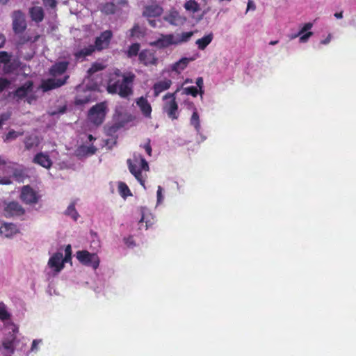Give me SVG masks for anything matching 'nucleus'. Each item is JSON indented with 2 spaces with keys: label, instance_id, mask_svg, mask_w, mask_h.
<instances>
[{
  "label": "nucleus",
  "instance_id": "obj_32",
  "mask_svg": "<svg viewBox=\"0 0 356 356\" xmlns=\"http://www.w3.org/2000/svg\"><path fill=\"white\" fill-rule=\"evenodd\" d=\"M144 35L145 31L138 24H134L130 30V37L131 38H140L144 37Z\"/></svg>",
  "mask_w": 356,
  "mask_h": 356
},
{
  "label": "nucleus",
  "instance_id": "obj_27",
  "mask_svg": "<svg viewBox=\"0 0 356 356\" xmlns=\"http://www.w3.org/2000/svg\"><path fill=\"white\" fill-rule=\"evenodd\" d=\"M191 124L194 127L195 129L197 132H200L201 126H200V120L198 112L196 108H194V111L193 112L192 116L190 120Z\"/></svg>",
  "mask_w": 356,
  "mask_h": 356
},
{
  "label": "nucleus",
  "instance_id": "obj_42",
  "mask_svg": "<svg viewBox=\"0 0 356 356\" xmlns=\"http://www.w3.org/2000/svg\"><path fill=\"white\" fill-rule=\"evenodd\" d=\"M184 92L186 95H191L193 97H196L199 92L197 88L195 86H189L184 88Z\"/></svg>",
  "mask_w": 356,
  "mask_h": 356
},
{
  "label": "nucleus",
  "instance_id": "obj_34",
  "mask_svg": "<svg viewBox=\"0 0 356 356\" xmlns=\"http://www.w3.org/2000/svg\"><path fill=\"white\" fill-rule=\"evenodd\" d=\"M105 69V65L101 63H93L91 67L88 70L87 73L89 76Z\"/></svg>",
  "mask_w": 356,
  "mask_h": 356
},
{
  "label": "nucleus",
  "instance_id": "obj_31",
  "mask_svg": "<svg viewBox=\"0 0 356 356\" xmlns=\"http://www.w3.org/2000/svg\"><path fill=\"white\" fill-rule=\"evenodd\" d=\"M25 148L27 150H30L33 147H36L38 145V140L36 136H29L26 137L24 140Z\"/></svg>",
  "mask_w": 356,
  "mask_h": 356
},
{
  "label": "nucleus",
  "instance_id": "obj_15",
  "mask_svg": "<svg viewBox=\"0 0 356 356\" xmlns=\"http://www.w3.org/2000/svg\"><path fill=\"white\" fill-rule=\"evenodd\" d=\"M172 44H175V36L173 34H162L159 38L151 43L152 46H154L159 49L166 48Z\"/></svg>",
  "mask_w": 356,
  "mask_h": 356
},
{
  "label": "nucleus",
  "instance_id": "obj_49",
  "mask_svg": "<svg viewBox=\"0 0 356 356\" xmlns=\"http://www.w3.org/2000/svg\"><path fill=\"white\" fill-rule=\"evenodd\" d=\"M196 84L197 86V87L200 88V93H202V87H203V84H204V81H203V79L202 77H198L197 79H196Z\"/></svg>",
  "mask_w": 356,
  "mask_h": 356
},
{
  "label": "nucleus",
  "instance_id": "obj_33",
  "mask_svg": "<svg viewBox=\"0 0 356 356\" xmlns=\"http://www.w3.org/2000/svg\"><path fill=\"white\" fill-rule=\"evenodd\" d=\"M140 45L139 43H134L129 47L127 51V56L128 58H132L139 55Z\"/></svg>",
  "mask_w": 356,
  "mask_h": 356
},
{
  "label": "nucleus",
  "instance_id": "obj_57",
  "mask_svg": "<svg viewBox=\"0 0 356 356\" xmlns=\"http://www.w3.org/2000/svg\"><path fill=\"white\" fill-rule=\"evenodd\" d=\"M38 341L37 340H33V342H32V346H31V350H34L35 349H37V346H38Z\"/></svg>",
  "mask_w": 356,
  "mask_h": 356
},
{
  "label": "nucleus",
  "instance_id": "obj_9",
  "mask_svg": "<svg viewBox=\"0 0 356 356\" xmlns=\"http://www.w3.org/2000/svg\"><path fill=\"white\" fill-rule=\"evenodd\" d=\"M20 199L26 204H34L38 202L40 195L29 185H26L22 188Z\"/></svg>",
  "mask_w": 356,
  "mask_h": 356
},
{
  "label": "nucleus",
  "instance_id": "obj_1",
  "mask_svg": "<svg viewBox=\"0 0 356 356\" xmlns=\"http://www.w3.org/2000/svg\"><path fill=\"white\" fill-rule=\"evenodd\" d=\"M136 75L132 72L122 73L115 68L110 73L106 86V91L111 95L118 94L122 98H128L133 92Z\"/></svg>",
  "mask_w": 356,
  "mask_h": 356
},
{
  "label": "nucleus",
  "instance_id": "obj_16",
  "mask_svg": "<svg viewBox=\"0 0 356 356\" xmlns=\"http://www.w3.org/2000/svg\"><path fill=\"white\" fill-rule=\"evenodd\" d=\"M163 19L173 26H179L186 22V18L181 16L178 11L171 10L163 17Z\"/></svg>",
  "mask_w": 356,
  "mask_h": 356
},
{
  "label": "nucleus",
  "instance_id": "obj_13",
  "mask_svg": "<svg viewBox=\"0 0 356 356\" xmlns=\"http://www.w3.org/2000/svg\"><path fill=\"white\" fill-rule=\"evenodd\" d=\"M138 60L145 66L156 65L158 63V58L149 49L142 50L139 53Z\"/></svg>",
  "mask_w": 356,
  "mask_h": 356
},
{
  "label": "nucleus",
  "instance_id": "obj_4",
  "mask_svg": "<svg viewBox=\"0 0 356 356\" xmlns=\"http://www.w3.org/2000/svg\"><path fill=\"white\" fill-rule=\"evenodd\" d=\"M163 100L165 101L163 106V112L172 120L178 119V104L176 101L175 92L165 94L163 97Z\"/></svg>",
  "mask_w": 356,
  "mask_h": 356
},
{
  "label": "nucleus",
  "instance_id": "obj_21",
  "mask_svg": "<svg viewBox=\"0 0 356 356\" xmlns=\"http://www.w3.org/2000/svg\"><path fill=\"white\" fill-rule=\"evenodd\" d=\"M29 13L31 20L35 23H40L44 19V10L40 6H33L30 8Z\"/></svg>",
  "mask_w": 356,
  "mask_h": 356
},
{
  "label": "nucleus",
  "instance_id": "obj_53",
  "mask_svg": "<svg viewBox=\"0 0 356 356\" xmlns=\"http://www.w3.org/2000/svg\"><path fill=\"white\" fill-rule=\"evenodd\" d=\"M6 43V37L3 34L0 33V49L2 48Z\"/></svg>",
  "mask_w": 356,
  "mask_h": 356
},
{
  "label": "nucleus",
  "instance_id": "obj_43",
  "mask_svg": "<svg viewBox=\"0 0 356 356\" xmlns=\"http://www.w3.org/2000/svg\"><path fill=\"white\" fill-rule=\"evenodd\" d=\"M10 60V56L6 51H0V63H6Z\"/></svg>",
  "mask_w": 356,
  "mask_h": 356
},
{
  "label": "nucleus",
  "instance_id": "obj_5",
  "mask_svg": "<svg viewBox=\"0 0 356 356\" xmlns=\"http://www.w3.org/2000/svg\"><path fill=\"white\" fill-rule=\"evenodd\" d=\"M163 8L156 3L145 6L143 8V16L147 19L149 24L155 28L157 26L158 21L155 19L163 13Z\"/></svg>",
  "mask_w": 356,
  "mask_h": 356
},
{
  "label": "nucleus",
  "instance_id": "obj_12",
  "mask_svg": "<svg viewBox=\"0 0 356 356\" xmlns=\"http://www.w3.org/2000/svg\"><path fill=\"white\" fill-rule=\"evenodd\" d=\"M25 213L22 205L15 201L8 202L4 208V214L6 217L22 216Z\"/></svg>",
  "mask_w": 356,
  "mask_h": 356
},
{
  "label": "nucleus",
  "instance_id": "obj_59",
  "mask_svg": "<svg viewBox=\"0 0 356 356\" xmlns=\"http://www.w3.org/2000/svg\"><path fill=\"white\" fill-rule=\"evenodd\" d=\"M117 3L120 6L127 5V0H118Z\"/></svg>",
  "mask_w": 356,
  "mask_h": 356
},
{
  "label": "nucleus",
  "instance_id": "obj_22",
  "mask_svg": "<svg viewBox=\"0 0 356 356\" xmlns=\"http://www.w3.org/2000/svg\"><path fill=\"white\" fill-rule=\"evenodd\" d=\"M17 232L16 226L13 223H4L0 227V233L6 237H11Z\"/></svg>",
  "mask_w": 356,
  "mask_h": 356
},
{
  "label": "nucleus",
  "instance_id": "obj_26",
  "mask_svg": "<svg viewBox=\"0 0 356 356\" xmlns=\"http://www.w3.org/2000/svg\"><path fill=\"white\" fill-rule=\"evenodd\" d=\"M213 34L209 33L204 37L197 40L196 44L200 49H204L212 41Z\"/></svg>",
  "mask_w": 356,
  "mask_h": 356
},
{
  "label": "nucleus",
  "instance_id": "obj_63",
  "mask_svg": "<svg viewBox=\"0 0 356 356\" xmlns=\"http://www.w3.org/2000/svg\"><path fill=\"white\" fill-rule=\"evenodd\" d=\"M88 139L91 141V140H94L95 138H93V136L92 135H89Z\"/></svg>",
  "mask_w": 356,
  "mask_h": 356
},
{
  "label": "nucleus",
  "instance_id": "obj_52",
  "mask_svg": "<svg viewBox=\"0 0 356 356\" xmlns=\"http://www.w3.org/2000/svg\"><path fill=\"white\" fill-rule=\"evenodd\" d=\"M10 118L9 113H3L0 115L1 121L3 123V122L8 120Z\"/></svg>",
  "mask_w": 356,
  "mask_h": 356
},
{
  "label": "nucleus",
  "instance_id": "obj_51",
  "mask_svg": "<svg viewBox=\"0 0 356 356\" xmlns=\"http://www.w3.org/2000/svg\"><path fill=\"white\" fill-rule=\"evenodd\" d=\"M85 148L86 149V152L90 155L95 154L97 151V148L94 146L86 147Z\"/></svg>",
  "mask_w": 356,
  "mask_h": 356
},
{
  "label": "nucleus",
  "instance_id": "obj_6",
  "mask_svg": "<svg viewBox=\"0 0 356 356\" xmlns=\"http://www.w3.org/2000/svg\"><path fill=\"white\" fill-rule=\"evenodd\" d=\"M12 28L16 35L22 34L27 28L25 15L21 10H15L12 14Z\"/></svg>",
  "mask_w": 356,
  "mask_h": 356
},
{
  "label": "nucleus",
  "instance_id": "obj_7",
  "mask_svg": "<svg viewBox=\"0 0 356 356\" xmlns=\"http://www.w3.org/2000/svg\"><path fill=\"white\" fill-rule=\"evenodd\" d=\"M77 259L83 265L91 266L96 270L99 265V258L97 254L90 253L87 250H80L76 252Z\"/></svg>",
  "mask_w": 356,
  "mask_h": 356
},
{
  "label": "nucleus",
  "instance_id": "obj_10",
  "mask_svg": "<svg viewBox=\"0 0 356 356\" xmlns=\"http://www.w3.org/2000/svg\"><path fill=\"white\" fill-rule=\"evenodd\" d=\"M70 66V62L67 60L57 61L53 64L49 69V76L58 79V76L65 74Z\"/></svg>",
  "mask_w": 356,
  "mask_h": 356
},
{
  "label": "nucleus",
  "instance_id": "obj_2",
  "mask_svg": "<svg viewBox=\"0 0 356 356\" xmlns=\"http://www.w3.org/2000/svg\"><path fill=\"white\" fill-rule=\"evenodd\" d=\"M140 161V167H138L136 163L130 159H127V165L129 172L135 177V178L139 181V183L145 187V179L142 175V170L145 172L149 171V167L147 161L141 156L138 157L135 156L134 161L138 163Z\"/></svg>",
  "mask_w": 356,
  "mask_h": 356
},
{
  "label": "nucleus",
  "instance_id": "obj_50",
  "mask_svg": "<svg viewBox=\"0 0 356 356\" xmlns=\"http://www.w3.org/2000/svg\"><path fill=\"white\" fill-rule=\"evenodd\" d=\"M88 102L89 99L87 97L85 99L76 98L75 99V104L76 105H83L85 104H87Z\"/></svg>",
  "mask_w": 356,
  "mask_h": 356
},
{
  "label": "nucleus",
  "instance_id": "obj_28",
  "mask_svg": "<svg viewBox=\"0 0 356 356\" xmlns=\"http://www.w3.org/2000/svg\"><path fill=\"white\" fill-rule=\"evenodd\" d=\"M20 35L19 36V38H18V40H17V44L18 45H24V44L30 42H35L38 38H39V35H36L34 37V38H33L31 36L29 35H26V34H19Z\"/></svg>",
  "mask_w": 356,
  "mask_h": 356
},
{
  "label": "nucleus",
  "instance_id": "obj_11",
  "mask_svg": "<svg viewBox=\"0 0 356 356\" xmlns=\"http://www.w3.org/2000/svg\"><path fill=\"white\" fill-rule=\"evenodd\" d=\"M113 37V33L110 30L102 32L99 36L97 37L95 41L94 47L97 51H102L106 49Z\"/></svg>",
  "mask_w": 356,
  "mask_h": 356
},
{
  "label": "nucleus",
  "instance_id": "obj_55",
  "mask_svg": "<svg viewBox=\"0 0 356 356\" xmlns=\"http://www.w3.org/2000/svg\"><path fill=\"white\" fill-rule=\"evenodd\" d=\"M248 10H255V5H254V2L251 0L248 1Z\"/></svg>",
  "mask_w": 356,
  "mask_h": 356
},
{
  "label": "nucleus",
  "instance_id": "obj_3",
  "mask_svg": "<svg viewBox=\"0 0 356 356\" xmlns=\"http://www.w3.org/2000/svg\"><path fill=\"white\" fill-rule=\"evenodd\" d=\"M107 111L106 102L97 103L88 111V118L93 124L99 126L104 122Z\"/></svg>",
  "mask_w": 356,
  "mask_h": 356
},
{
  "label": "nucleus",
  "instance_id": "obj_48",
  "mask_svg": "<svg viewBox=\"0 0 356 356\" xmlns=\"http://www.w3.org/2000/svg\"><path fill=\"white\" fill-rule=\"evenodd\" d=\"M145 152L149 156L152 155V147L150 145V139H147V143L143 146Z\"/></svg>",
  "mask_w": 356,
  "mask_h": 356
},
{
  "label": "nucleus",
  "instance_id": "obj_60",
  "mask_svg": "<svg viewBox=\"0 0 356 356\" xmlns=\"http://www.w3.org/2000/svg\"><path fill=\"white\" fill-rule=\"evenodd\" d=\"M330 41V36L329 35L327 38H325V40H322L321 42V43L325 44L329 43Z\"/></svg>",
  "mask_w": 356,
  "mask_h": 356
},
{
  "label": "nucleus",
  "instance_id": "obj_18",
  "mask_svg": "<svg viewBox=\"0 0 356 356\" xmlns=\"http://www.w3.org/2000/svg\"><path fill=\"white\" fill-rule=\"evenodd\" d=\"M33 162L46 169H49L52 165V161L49 155L42 152L36 154L33 157Z\"/></svg>",
  "mask_w": 356,
  "mask_h": 356
},
{
  "label": "nucleus",
  "instance_id": "obj_41",
  "mask_svg": "<svg viewBox=\"0 0 356 356\" xmlns=\"http://www.w3.org/2000/svg\"><path fill=\"white\" fill-rule=\"evenodd\" d=\"M11 82L6 78H0V93L3 92L6 88H8Z\"/></svg>",
  "mask_w": 356,
  "mask_h": 356
},
{
  "label": "nucleus",
  "instance_id": "obj_56",
  "mask_svg": "<svg viewBox=\"0 0 356 356\" xmlns=\"http://www.w3.org/2000/svg\"><path fill=\"white\" fill-rule=\"evenodd\" d=\"M11 183L9 179H2L0 180V184H10Z\"/></svg>",
  "mask_w": 356,
  "mask_h": 356
},
{
  "label": "nucleus",
  "instance_id": "obj_29",
  "mask_svg": "<svg viewBox=\"0 0 356 356\" xmlns=\"http://www.w3.org/2000/svg\"><path fill=\"white\" fill-rule=\"evenodd\" d=\"M15 337L12 336L11 339H5L2 342V346L8 353L13 354L15 352L14 341Z\"/></svg>",
  "mask_w": 356,
  "mask_h": 356
},
{
  "label": "nucleus",
  "instance_id": "obj_23",
  "mask_svg": "<svg viewBox=\"0 0 356 356\" xmlns=\"http://www.w3.org/2000/svg\"><path fill=\"white\" fill-rule=\"evenodd\" d=\"M95 50L94 46L91 44L75 52L74 56L76 60L83 59L86 56L92 55Z\"/></svg>",
  "mask_w": 356,
  "mask_h": 356
},
{
  "label": "nucleus",
  "instance_id": "obj_14",
  "mask_svg": "<svg viewBox=\"0 0 356 356\" xmlns=\"http://www.w3.org/2000/svg\"><path fill=\"white\" fill-rule=\"evenodd\" d=\"M33 89V81L29 80L13 92V96L15 98H17V101L21 100L25 98L29 93L31 92Z\"/></svg>",
  "mask_w": 356,
  "mask_h": 356
},
{
  "label": "nucleus",
  "instance_id": "obj_46",
  "mask_svg": "<svg viewBox=\"0 0 356 356\" xmlns=\"http://www.w3.org/2000/svg\"><path fill=\"white\" fill-rule=\"evenodd\" d=\"M10 318L9 313L5 309H0V319L2 321L8 320Z\"/></svg>",
  "mask_w": 356,
  "mask_h": 356
},
{
  "label": "nucleus",
  "instance_id": "obj_19",
  "mask_svg": "<svg viewBox=\"0 0 356 356\" xmlns=\"http://www.w3.org/2000/svg\"><path fill=\"white\" fill-rule=\"evenodd\" d=\"M136 104L140 108L143 115L147 118H151L152 106L148 100L144 97H140L136 99Z\"/></svg>",
  "mask_w": 356,
  "mask_h": 356
},
{
  "label": "nucleus",
  "instance_id": "obj_64",
  "mask_svg": "<svg viewBox=\"0 0 356 356\" xmlns=\"http://www.w3.org/2000/svg\"><path fill=\"white\" fill-rule=\"evenodd\" d=\"M6 162L0 157V164H5Z\"/></svg>",
  "mask_w": 356,
  "mask_h": 356
},
{
  "label": "nucleus",
  "instance_id": "obj_8",
  "mask_svg": "<svg viewBox=\"0 0 356 356\" xmlns=\"http://www.w3.org/2000/svg\"><path fill=\"white\" fill-rule=\"evenodd\" d=\"M70 79V75L65 74L63 77L56 79L51 77L42 81L40 88L43 92H47L54 89H56L65 85Z\"/></svg>",
  "mask_w": 356,
  "mask_h": 356
},
{
  "label": "nucleus",
  "instance_id": "obj_38",
  "mask_svg": "<svg viewBox=\"0 0 356 356\" xmlns=\"http://www.w3.org/2000/svg\"><path fill=\"white\" fill-rule=\"evenodd\" d=\"M22 135H23V132H17L15 130H10L6 134V135L3 138V141L7 142L10 140L16 139L18 136H20Z\"/></svg>",
  "mask_w": 356,
  "mask_h": 356
},
{
  "label": "nucleus",
  "instance_id": "obj_20",
  "mask_svg": "<svg viewBox=\"0 0 356 356\" xmlns=\"http://www.w3.org/2000/svg\"><path fill=\"white\" fill-rule=\"evenodd\" d=\"M172 83V81L168 79L155 83L153 86L154 97H158L162 92L169 89Z\"/></svg>",
  "mask_w": 356,
  "mask_h": 356
},
{
  "label": "nucleus",
  "instance_id": "obj_39",
  "mask_svg": "<svg viewBox=\"0 0 356 356\" xmlns=\"http://www.w3.org/2000/svg\"><path fill=\"white\" fill-rule=\"evenodd\" d=\"M63 261L65 263L71 261L72 260V248L70 245L66 246L65 249V257H63Z\"/></svg>",
  "mask_w": 356,
  "mask_h": 356
},
{
  "label": "nucleus",
  "instance_id": "obj_40",
  "mask_svg": "<svg viewBox=\"0 0 356 356\" xmlns=\"http://www.w3.org/2000/svg\"><path fill=\"white\" fill-rule=\"evenodd\" d=\"M313 24L310 22L306 23L304 24L303 27L300 30V31L296 34L292 38H295L299 35H301L304 33H307V31L310 30L312 27Z\"/></svg>",
  "mask_w": 356,
  "mask_h": 356
},
{
  "label": "nucleus",
  "instance_id": "obj_30",
  "mask_svg": "<svg viewBox=\"0 0 356 356\" xmlns=\"http://www.w3.org/2000/svg\"><path fill=\"white\" fill-rule=\"evenodd\" d=\"M193 35V31L183 32L180 35H177V38H175V44L188 42Z\"/></svg>",
  "mask_w": 356,
  "mask_h": 356
},
{
  "label": "nucleus",
  "instance_id": "obj_25",
  "mask_svg": "<svg viewBox=\"0 0 356 356\" xmlns=\"http://www.w3.org/2000/svg\"><path fill=\"white\" fill-rule=\"evenodd\" d=\"M99 9L105 15H112L115 13L116 6L113 2H106L101 4Z\"/></svg>",
  "mask_w": 356,
  "mask_h": 356
},
{
  "label": "nucleus",
  "instance_id": "obj_61",
  "mask_svg": "<svg viewBox=\"0 0 356 356\" xmlns=\"http://www.w3.org/2000/svg\"><path fill=\"white\" fill-rule=\"evenodd\" d=\"M278 43V40H273L269 42L270 45H275Z\"/></svg>",
  "mask_w": 356,
  "mask_h": 356
},
{
  "label": "nucleus",
  "instance_id": "obj_35",
  "mask_svg": "<svg viewBox=\"0 0 356 356\" xmlns=\"http://www.w3.org/2000/svg\"><path fill=\"white\" fill-rule=\"evenodd\" d=\"M184 8L187 10L195 13L199 10V4L195 1L189 0L185 3Z\"/></svg>",
  "mask_w": 356,
  "mask_h": 356
},
{
  "label": "nucleus",
  "instance_id": "obj_37",
  "mask_svg": "<svg viewBox=\"0 0 356 356\" xmlns=\"http://www.w3.org/2000/svg\"><path fill=\"white\" fill-rule=\"evenodd\" d=\"M65 214L70 216L74 220H77L79 214L75 209L74 203H72L68 206L67 209L65 211Z\"/></svg>",
  "mask_w": 356,
  "mask_h": 356
},
{
  "label": "nucleus",
  "instance_id": "obj_44",
  "mask_svg": "<svg viewBox=\"0 0 356 356\" xmlns=\"http://www.w3.org/2000/svg\"><path fill=\"white\" fill-rule=\"evenodd\" d=\"M313 35V33L311 31H308L307 33H304L300 36V42H305L308 40L309 38H310Z\"/></svg>",
  "mask_w": 356,
  "mask_h": 356
},
{
  "label": "nucleus",
  "instance_id": "obj_45",
  "mask_svg": "<svg viewBox=\"0 0 356 356\" xmlns=\"http://www.w3.org/2000/svg\"><path fill=\"white\" fill-rule=\"evenodd\" d=\"M124 241L128 247H134L135 245V241L132 236L124 238Z\"/></svg>",
  "mask_w": 356,
  "mask_h": 356
},
{
  "label": "nucleus",
  "instance_id": "obj_17",
  "mask_svg": "<svg viewBox=\"0 0 356 356\" xmlns=\"http://www.w3.org/2000/svg\"><path fill=\"white\" fill-rule=\"evenodd\" d=\"M63 260V253L56 252L49 258L48 265L55 272L58 273L64 268L65 262Z\"/></svg>",
  "mask_w": 356,
  "mask_h": 356
},
{
  "label": "nucleus",
  "instance_id": "obj_58",
  "mask_svg": "<svg viewBox=\"0 0 356 356\" xmlns=\"http://www.w3.org/2000/svg\"><path fill=\"white\" fill-rule=\"evenodd\" d=\"M334 17L337 19H341L343 18V11H341L339 13H334Z\"/></svg>",
  "mask_w": 356,
  "mask_h": 356
},
{
  "label": "nucleus",
  "instance_id": "obj_36",
  "mask_svg": "<svg viewBox=\"0 0 356 356\" xmlns=\"http://www.w3.org/2000/svg\"><path fill=\"white\" fill-rule=\"evenodd\" d=\"M118 188H119V192H120V195L123 197H127V196L131 195V193L129 187L127 186V185L125 183L120 182L119 184Z\"/></svg>",
  "mask_w": 356,
  "mask_h": 356
},
{
  "label": "nucleus",
  "instance_id": "obj_24",
  "mask_svg": "<svg viewBox=\"0 0 356 356\" xmlns=\"http://www.w3.org/2000/svg\"><path fill=\"white\" fill-rule=\"evenodd\" d=\"M192 60V58H181L179 60L173 64L172 66V70L179 73L180 71L184 70L187 67L189 61Z\"/></svg>",
  "mask_w": 356,
  "mask_h": 356
},
{
  "label": "nucleus",
  "instance_id": "obj_54",
  "mask_svg": "<svg viewBox=\"0 0 356 356\" xmlns=\"http://www.w3.org/2000/svg\"><path fill=\"white\" fill-rule=\"evenodd\" d=\"M162 188L161 186H159L158 187V190H157V200H158V202H160L162 199Z\"/></svg>",
  "mask_w": 356,
  "mask_h": 356
},
{
  "label": "nucleus",
  "instance_id": "obj_62",
  "mask_svg": "<svg viewBox=\"0 0 356 356\" xmlns=\"http://www.w3.org/2000/svg\"><path fill=\"white\" fill-rule=\"evenodd\" d=\"M8 0H0V4L4 5L8 2Z\"/></svg>",
  "mask_w": 356,
  "mask_h": 356
},
{
  "label": "nucleus",
  "instance_id": "obj_47",
  "mask_svg": "<svg viewBox=\"0 0 356 356\" xmlns=\"http://www.w3.org/2000/svg\"><path fill=\"white\" fill-rule=\"evenodd\" d=\"M45 6L54 8L56 6L57 2L56 0H42Z\"/></svg>",
  "mask_w": 356,
  "mask_h": 356
}]
</instances>
